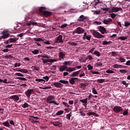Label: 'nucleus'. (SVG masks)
Segmentation results:
<instances>
[{
	"instance_id": "obj_52",
	"label": "nucleus",
	"mask_w": 130,
	"mask_h": 130,
	"mask_svg": "<svg viewBox=\"0 0 130 130\" xmlns=\"http://www.w3.org/2000/svg\"><path fill=\"white\" fill-rule=\"evenodd\" d=\"M15 76H17L18 77H24V75L20 73H15Z\"/></svg>"
},
{
	"instance_id": "obj_44",
	"label": "nucleus",
	"mask_w": 130,
	"mask_h": 130,
	"mask_svg": "<svg viewBox=\"0 0 130 130\" xmlns=\"http://www.w3.org/2000/svg\"><path fill=\"white\" fill-rule=\"evenodd\" d=\"M43 43H44V44H47V45H49V44H50V42L46 40H44V41H43Z\"/></svg>"
},
{
	"instance_id": "obj_59",
	"label": "nucleus",
	"mask_w": 130,
	"mask_h": 130,
	"mask_svg": "<svg viewBox=\"0 0 130 130\" xmlns=\"http://www.w3.org/2000/svg\"><path fill=\"white\" fill-rule=\"evenodd\" d=\"M29 119H30L31 122H32V123H37V122H39L38 121H37V120H34V119H33L30 118Z\"/></svg>"
},
{
	"instance_id": "obj_12",
	"label": "nucleus",
	"mask_w": 130,
	"mask_h": 130,
	"mask_svg": "<svg viewBox=\"0 0 130 130\" xmlns=\"http://www.w3.org/2000/svg\"><path fill=\"white\" fill-rule=\"evenodd\" d=\"M84 32L85 30L80 27H78L76 30V33H77V34H82V33Z\"/></svg>"
},
{
	"instance_id": "obj_40",
	"label": "nucleus",
	"mask_w": 130,
	"mask_h": 130,
	"mask_svg": "<svg viewBox=\"0 0 130 130\" xmlns=\"http://www.w3.org/2000/svg\"><path fill=\"white\" fill-rule=\"evenodd\" d=\"M43 79H44V80L45 81V82H48V81H49V77H48V76H47L43 77Z\"/></svg>"
},
{
	"instance_id": "obj_10",
	"label": "nucleus",
	"mask_w": 130,
	"mask_h": 130,
	"mask_svg": "<svg viewBox=\"0 0 130 130\" xmlns=\"http://www.w3.org/2000/svg\"><path fill=\"white\" fill-rule=\"evenodd\" d=\"M34 92V90L33 89H27V91L25 92V94L26 95L27 98H30L31 96V94Z\"/></svg>"
},
{
	"instance_id": "obj_37",
	"label": "nucleus",
	"mask_w": 130,
	"mask_h": 130,
	"mask_svg": "<svg viewBox=\"0 0 130 130\" xmlns=\"http://www.w3.org/2000/svg\"><path fill=\"white\" fill-rule=\"evenodd\" d=\"M63 110H60L59 111H58L56 113V115L58 116V115H61V114H63Z\"/></svg>"
},
{
	"instance_id": "obj_22",
	"label": "nucleus",
	"mask_w": 130,
	"mask_h": 130,
	"mask_svg": "<svg viewBox=\"0 0 130 130\" xmlns=\"http://www.w3.org/2000/svg\"><path fill=\"white\" fill-rule=\"evenodd\" d=\"M17 72H20V73H23V74H27L28 73V70L25 69H21L18 70H17Z\"/></svg>"
},
{
	"instance_id": "obj_60",
	"label": "nucleus",
	"mask_w": 130,
	"mask_h": 130,
	"mask_svg": "<svg viewBox=\"0 0 130 130\" xmlns=\"http://www.w3.org/2000/svg\"><path fill=\"white\" fill-rule=\"evenodd\" d=\"M87 115H95V113L93 112H89L87 113Z\"/></svg>"
},
{
	"instance_id": "obj_57",
	"label": "nucleus",
	"mask_w": 130,
	"mask_h": 130,
	"mask_svg": "<svg viewBox=\"0 0 130 130\" xmlns=\"http://www.w3.org/2000/svg\"><path fill=\"white\" fill-rule=\"evenodd\" d=\"M32 53L34 54H37L38 52H39V50H35L32 51H31Z\"/></svg>"
},
{
	"instance_id": "obj_7",
	"label": "nucleus",
	"mask_w": 130,
	"mask_h": 130,
	"mask_svg": "<svg viewBox=\"0 0 130 130\" xmlns=\"http://www.w3.org/2000/svg\"><path fill=\"white\" fill-rule=\"evenodd\" d=\"M119 11H122V8L120 7H113L111 9L109 10V13H117Z\"/></svg>"
},
{
	"instance_id": "obj_20",
	"label": "nucleus",
	"mask_w": 130,
	"mask_h": 130,
	"mask_svg": "<svg viewBox=\"0 0 130 130\" xmlns=\"http://www.w3.org/2000/svg\"><path fill=\"white\" fill-rule=\"evenodd\" d=\"M68 67L64 65L60 66L59 68V71L60 72H63V71H66V70H67Z\"/></svg>"
},
{
	"instance_id": "obj_51",
	"label": "nucleus",
	"mask_w": 130,
	"mask_h": 130,
	"mask_svg": "<svg viewBox=\"0 0 130 130\" xmlns=\"http://www.w3.org/2000/svg\"><path fill=\"white\" fill-rule=\"evenodd\" d=\"M94 54L96 55V56H98V57L100 56V53L98 51H96V50L94 51Z\"/></svg>"
},
{
	"instance_id": "obj_56",
	"label": "nucleus",
	"mask_w": 130,
	"mask_h": 130,
	"mask_svg": "<svg viewBox=\"0 0 130 130\" xmlns=\"http://www.w3.org/2000/svg\"><path fill=\"white\" fill-rule=\"evenodd\" d=\"M127 71L125 70H119V73H121V74H125Z\"/></svg>"
},
{
	"instance_id": "obj_23",
	"label": "nucleus",
	"mask_w": 130,
	"mask_h": 130,
	"mask_svg": "<svg viewBox=\"0 0 130 130\" xmlns=\"http://www.w3.org/2000/svg\"><path fill=\"white\" fill-rule=\"evenodd\" d=\"M113 68H114V69H121V68H122V65L115 64L113 66Z\"/></svg>"
},
{
	"instance_id": "obj_27",
	"label": "nucleus",
	"mask_w": 130,
	"mask_h": 130,
	"mask_svg": "<svg viewBox=\"0 0 130 130\" xmlns=\"http://www.w3.org/2000/svg\"><path fill=\"white\" fill-rule=\"evenodd\" d=\"M74 71H76V68L69 67L66 70L67 72H74Z\"/></svg>"
},
{
	"instance_id": "obj_48",
	"label": "nucleus",
	"mask_w": 130,
	"mask_h": 130,
	"mask_svg": "<svg viewBox=\"0 0 130 130\" xmlns=\"http://www.w3.org/2000/svg\"><path fill=\"white\" fill-rule=\"evenodd\" d=\"M92 91L93 94H98V92H97V90H96V89H95V87H93L92 88Z\"/></svg>"
},
{
	"instance_id": "obj_21",
	"label": "nucleus",
	"mask_w": 130,
	"mask_h": 130,
	"mask_svg": "<svg viewBox=\"0 0 130 130\" xmlns=\"http://www.w3.org/2000/svg\"><path fill=\"white\" fill-rule=\"evenodd\" d=\"M78 78H71V79H69V83L71 84V85H74L76 83L75 80H78Z\"/></svg>"
},
{
	"instance_id": "obj_47",
	"label": "nucleus",
	"mask_w": 130,
	"mask_h": 130,
	"mask_svg": "<svg viewBox=\"0 0 130 130\" xmlns=\"http://www.w3.org/2000/svg\"><path fill=\"white\" fill-rule=\"evenodd\" d=\"M95 66H96V67H102V66H103V63H102V62H98L96 63Z\"/></svg>"
},
{
	"instance_id": "obj_39",
	"label": "nucleus",
	"mask_w": 130,
	"mask_h": 130,
	"mask_svg": "<svg viewBox=\"0 0 130 130\" xmlns=\"http://www.w3.org/2000/svg\"><path fill=\"white\" fill-rule=\"evenodd\" d=\"M119 60H120V62H125V59L122 57H120Z\"/></svg>"
},
{
	"instance_id": "obj_50",
	"label": "nucleus",
	"mask_w": 130,
	"mask_h": 130,
	"mask_svg": "<svg viewBox=\"0 0 130 130\" xmlns=\"http://www.w3.org/2000/svg\"><path fill=\"white\" fill-rule=\"evenodd\" d=\"M17 80H20L21 81H27V79L24 78V77H17Z\"/></svg>"
},
{
	"instance_id": "obj_31",
	"label": "nucleus",
	"mask_w": 130,
	"mask_h": 130,
	"mask_svg": "<svg viewBox=\"0 0 130 130\" xmlns=\"http://www.w3.org/2000/svg\"><path fill=\"white\" fill-rule=\"evenodd\" d=\"M109 16L111 18H112V19H114V18L117 16V14H115V13L112 12V13L109 14Z\"/></svg>"
},
{
	"instance_id": "obj_53",
	"label": "nucleus",
	"mask_w": 130,
	"mask_h": 130,
	"mask_svg": "<svg viewBox=\"0 0 130 130\" xmlns=\"http://www.w3.org/2000/svg\"><path fill=\"white\" fill-rule=\"evenodd\" d=\"M40 89H43V90H47V89H51V86H46L44 87H40Z\"/></svg>"
},
{
	"instance_id": "obj_17",
	"label": "nucleus",
	"mask_w": 130,
	"mask_h": 130,
	"mask_svg": "<svg viewBox=\"0 0 130 130\" xmlns=\"http://www.w3.org/2000/svg\"><path fill=\"white\" fill-rule=\"evenodd\" d=\"M53 85L56 87V88H62L63 87V84L59 82H55L53 83Z\"/></svg>"
},
{
	"instance_id": "obj_55",
	"label": "nucleus",
	"mask_w": 130,
	"mask_h": 130,
	"mask_svg": "<svg viewBox=\"0 0 130 130\" xmlns=\"http://www.w3.org/2000/svg\"><path fill=\"white\" fill-rule=\"evenodd\" d=\"M3 57H4V58H12L13 56H12L11 55H7L6 56H4Z\"/></svg>"
},
{
	"instance_id": "obj_32",
	"label": "nucleus",
	"mask_w": 130,
	"mask_h": 130,
	"mask_svg": "<svg viewBox=\"0 0 130 130\" xmlns=\"http://www.w3.org/2000/svg\"><path fill=\"white\" fill-rule=\"evenodd\" d=\"M92 12H93V15H99L101 13V11L98 10L92 11Z\"/></svg>"
},
{
	"instance_id": "obj_9",
	"label": "nucleus",
	"mask_w": 130,
	"mask_h": 130,
	"mask_svg": "<svg viewBox=\"0 0 130 130\" xmlns=\"http://www.w3.org/2000/svg\"><path fill=\"white\" fill-rule=\"evenodd\" d=\"M55 43H63V40H62V36L59 35L55 38Z\"/></svg>"
},
{
	"instance_id": "obj_64",
	"label": "nucleus",
	"mask_w": 130,
	"mask_h": 130,
	"mask_svg": "<svg viewBox=\"0 0 130 130\" xmlns=\"http://www.w3.org/2000/svg\"><path fill=\"white\" fill-rule=\"evenodd\" d=\"M34 71H39V67L38 66H35L34 67Z\"/></svg>"
},
{
	"instance_id": "obj_34",
	"label": "nucleus",
	"mask_w": 130,
	"mask_h": 130,
	"mask_svg": "<svg viewBox=\"0 0 130 130\" xmlns=\"http://www.w3.org/2000/svg\"><path fill=\"white\" fill-rule=\"evenodd\" d=\"M80 102L82 103H85V104H87L88 103V99H85L83 100H80Z\"/></svg>"
},
{
	"instance_id": "obj_24",
	"label": "nucleus",
	"mask_w": 130,
	"mask_h": 130,
	"mask_svg": "<svg viewBox=\"0 0 130 130\" xmlns=\"http://www.w3.org/2000/svg\"><path fill=\"white\" fill-rule=\"evenodd\" d=\"M34 40L36 41V42H43L44 41V40L41 39V38H34Z\"/></svg>"
},
{
	"instance_id": "obj_45",
	"label": "nucleus",
	"mask_w": 130,
	"mask_h": 130,
	"mask_svg": "<svg viewBox=\"0 0 130 130\" xmlns=\"http://www.w3.org/2000/svg\"><path fill=\"white\" fill-rule=\"evenodd\" d=\"M71 63H72L71 62V61H64L63 64H64V66H71Z\"/></svg>"
},
{
	"instance_id": "obj_42",
	"label": "nucleus",
	"mask_w": 130,
	"mask_h": 130,
	"mask_svg": "<svg viewBox=\"0 0 130 130\" xmlns=\"http://www.w3.org/2000/svg\"><path fill=\"white\" fill-rule=\"evenodd\" d=\"M36 82H38V83H40L41 82H45V80H44V79H36Z\"/></svg>"
},
{
	"instance_id": "obj_3",
	"label": "nucleus",
	"mask_w": 130,
	"mask_h": 130,
	"mask_svg": "<svg viewBox=\"0 0 130 130\" xmlns=\"http://www.w3.org/2000/svg\"><path fill=\"white\" fill-rule=\"evenodd\" d=\"M55 97L54 95H49L48 96L46 100L47 103H49V104H51V103H53L55 105H59V104L57 103L56 101H51L55 99Z\"/></svg>"
},
{
	"instance_id": "obj_46",
	"label": "nucleus",
	"mask_w": 130,
	"mask_h": 130,
	"mask_svg": "<svg viewBox=\"0 0 130 130\" xmlns=\"http://www.w3.org/2000/svg\"><path fill=\"white\" fill-rule=\"evenodd\" d=\"M106 73H107V74H114L115 72L112 70H108L106 71Z\"/></svg>"
},
{
	"instance_id": "obj_38",
	"label": "nucleus",
	"mask_w": 130,
	"mask_h": 130,
	"mask_svg": "<svg viewBox=\"0 0 130 130\" xmlns=\"http://www.w3.org/2000/svg\"><path fill=\"white\" fill-rule=\"evenodd\" d=\"M101 10L102 11H106V12H109V11H110V8H101Z\"/></svg>"
},
{
	"instance_id": "obj_4",
	"label": "nucleus",
	"mask_w": 130,
	"mask_h": 130,
	"mask_svg": "<svg viewBox=\"0 0 130 130\" xmlns=\"http://www.w3.org/2000/svg\"><path fill=\"white\" fill-rule=\"evenodd\" d=\"M90 32L95 38H104V36L101 35V34L96 30H91Z\"/></svg>"
},
{
	"instance_id": "obj_36",
	"label": "nucleus",
	"mask_w": 130,
	"mask_h": 130,
	"mask_svg": "<svg viewBox=\"0 0 130 130\" xmlns=\"http://www.w3.org/2000/svg\"><path fill=\"white\" fill-rule=\"evenodd\" d=\"M59 83H61V84H66V85H68L69 84V81H66V80H59Z\"/></svg>"
},
{
	"instance_id": "obj_14",
	"label": "nucleus",
	"mask_w": 130,
	"mask_h": 130,
	"mask_svg": "<svg viewBox=\"0 0 130 130\" xmlns=\"http://www.w3.org/2000/svg\"><path fill=\"white\" fill-rule=\"evenodd\" d=\"M10 99H12L14 101H19L20 98L18 95H13L10 97Z\"/></svg>"
},
{
	"instance_id": "obj_41",
	"label": "nucleus",
	"mask_w": 130,
	"mask_h": 130,
	"mask_svg": "<svg viewBox=\"0 0 130 130\" xmlns=\"http://www.w3.org/2000/svg\"><path fill=\"white\" fill-rule=\"evenodd\" d=\"M71 116H72V112H70L69 114L66 115V117L69 120H71Z\"/></svg>"
},
{
	"instance_id": "obj_29",
	"label": "nucleus",
	"mask_w": 130,
	"mask_h": 130,
	"mask_svg": "<svg viewBox=\"0 0 130 130\" xmlns=\"http://www.w3.org/2000/svg\"><path fill=\"white\" fill-rule=\"evenodd\" d=\"M2 124H3L4 126H7V127H10V123H9L8 121H7L6 122H3Z\"/></svg>"
},
{
	"instance_id": "obj_26",
	"label": "nucleus",
	"mask_w": 130,
	"mask_h": 130,
	"mask_svg": "<svg viewBox=\"0 0 130 130\" xmlns=\"http://www.w3.org/2000/svg\"><path fill=\"white\" fill-rule=\"evenodd\" d=\"M66 56V54L63 53L62 52H60L59 53V57L60 58H64V57Z\"/></svg>"
},
{
	"instance_id": "obj_6",
	"label": "nucleus",
	"mask_w": 130,
	"mask_h": 130,
	"mask_svg": "<svg viewBox=\"0 0 130 130\" xmlns=\"http://www.w3.org/2000/svg\"><path fill=\"white\" fill-rule=\"evenodd\" d=\"M18 40H19V38L17 37L11 38L7 41H5L4 43H5V44H9V43H16Z\"/></svg>"
},
{
	"instance_id": "obj_49",
	"label": "nucleus",
	"mask_w": 130,
	"mask_h": 130,
	"mask_svg": "<svg viewBox=\"0 0 130 130\" xmlns=\"http://www.w3.org/2000/svg\"><path fill=\"white\" fill-rule=\"evenodd\" d=\"M90 73H91V74H92L93 75H100V73L93 71H90Z\"/></svg>"
},
{
	"instance_id": "obj_19",
	"label": "nucleus",
	"mask_w": 130,
	"mask_h": 130,
	"mask_svg": "<svg viewBox=\"0 0 130 130\" xmlns=\"http://www.w3.org/2000/svg\"><path fill=\"white\" fill-rule=\"evenodd\" d=\"M3 34L2 38L3 39H6V38H8V37L10 36V34H9V32L8 31H4Z\"/></svg>"
},
{
	"instance_id": "obj_16",
	"label": "nucleus",
	"mask_w": 130,
	"mask_h": 130,
	"mask_svg": "<svg viewBox=\"0 0 130 130\" xmlns=\"http://www.w3.org/2000/svg\"><path fill=\"white\" fill-rule=\"evenodd\" d=\"M87 19V17L84 16L83 15H81L79 18L77 19L79 22H84L85 20Z\"/></svg>"
},
{
	"instance_id": "obj_43",
	"label": "nucleus",
	"mask_w": 130,
	"mask_h": 130,
	"mask_svg": "<svg viewBox=\"0 0 130 130\" xmlns=\"http://www.w3.org/2000/svg\"><path fill=\"white\" fill-rule=\"evenodd\" d=\"M22 107L23 108H27L29 107V104H28V103H25L23 104V105L22 106Z\"/></svg>"
},
{
	"instance_id": "obj_33",
	"label": "nucleus",
	"mask_w": 130,
	"mask_h": 130,
	"mask_svg": "<svg viewBox=\"0 0 130 130\" xmlns=\"http://www.w3.org/2000/svg\"><path fill=\"white\" fill-rule=\"evenodd\" d=\"M96 81L99 83H104V82H105V79H99L96 80Z\"/></svg>"
},
{
	"instance_id": "obj_1",
	"label": "nucleus",
	"mask_w": 130,
	"mask_h": 130,
	"mask_svg": "<svg viewBox=\"0 0 130 130\" xmlns=\"http://www.w3.org/2000/svg\"><path fill=\"white\" fill-rule=\"evenodd\" d=\"M41 57H42L41 59L44 64H45V63H47V62H54L55 61H57V59H50V57L47 55H42Z\"/></svg>"
},
{
	"instance_id": "obj_35",
	"label": "nucleus",
	"mask_w": 130,
	"mask_h": 130,
	"mask_svg": "<svg viewBox=\"0 0 130 130\" xmlns=\"http://www.w3.org/2000/svg\"><path fill=\"white\" fill-rule=\"evenodd\" d=\"M111 43V41L107 42V41H104L103 42V45H109Z\"/></svg>"
},
{
	"instance_id": "obj_5",
	"label": "nucleus",
	"mask_w": 130,
	"mask_h": 130,
	"mask_svg": "<svg viewBox=\"0 0 130 130\" xmlns=\"http://www.w3.org/2000/svg\"><path fill=\"white\" fill-rule=\"evenodd\" d=\"M90 32L95 38H104V36L101 35V34L96 30H91Z\"/></svg>"
},
{
	"instance_id": "obj_2",
	"label": "nucleus",
	"mask_w": 130,
	"mask_h": 130,
	"mask_svg": "<svg viewBox=\"0 0 130 130\" xmlns=\"http://www.w3.org/2000/svg\"><path fill=\"white\" fill-rule=\"evenodd\" d=\"M46 8L45 7H41L39 11L40 13H41L42 15H43L44 17H45L46 18H48V17H50L51 15H52V13L49 11H46Z\"/></svg>"
},
{
	"instance_id": "obj_58",
	"label": "nucleus",
	"mask_w": 130,
	"mask_h": 130,
	"mask_svg": "<svg viewBox=\"0 0 130 130\" xmlns=\"http://www.w3.org/2000/svg\"><path fill=\"white\" fill-rule=\"evenodd\" d=\"M87 68L88 71H90V70H93V66H91V64H88L87 66Z\"/></svg>"
},
{
	"instance_id": "obj_28",
	"label": "nucleus",
	"mask_w": 130,
	"mask_h": 130,
	"mask_svg": "<svg viewBox=\"0 0 130 130\" xmlns=\"http://www.w3.org/2000/svg\"><path fill=\"white\" fill-rule=\"evenodd\" d=\"M4 83V84H9L10 82L8 81V79H5L4 80H3L2 79H0V83Z\"/></svg>"
},
{
	"instance_id": "obj_30",
	"label": "nucleus",
	"mask_w": 130,
	"mask_h": 130,
	"mask_svg": "<svg viewBox=\"0 0 130 130\" xmlns=\"http://www.w3.org/2000/svg\"><path fill=\"white\" fill-rule=\"evenodd\" d=\"M68 43L70 44V45H71V46H77V45H78V44L74 42H69Z\"/></svg>"
},
{
	"instance_id": "obj_61",
	"label": "nucleus",
	"mask_w": 130,
	"mask_h": 130,
	"mask_svg": "<svg viewBox=\"0 0 130 130\" xmlns=\"http://www.w3.org/2000/svg\"><path fill=\"white\" fill-rule=\"evenodd\" d=\"M62 104L64 105V106H66V107H68V108L70 107V105H69V104L67 103L63 102Z\"/></svg>"
},
{
	"instance_id": "obj_13",
	"label": "nucleus",
	"mask_w": 130,
	"mask_h": 130,
	"mask_svg": "<svg viewBox=\"0 0 130 130\" xmlns=\"http://www.w3.org/2000/svg\"><path fill=\"white\" fill-rule=\"evenodd\" d=\"M99 31L102 33V34H106V28L105 27L100 26L99 27Z\"/></svg>"
},
{
	"instance_id": "obj_54",
	"label": "nucleus",
	"mask_w": 130,
	"mask_h": 130,
	"mask_svg": "<svg viewBox=\"0 0 130 130\" xmlns=\"http://www.w3.org/2000/svg\"><path fill=\"white\" fill-rule=\"evenodd\" d=\"M118 39H120V40H125L126 39H127V37H119Z\"/></svg>"
},
{
	"instance_id": "obj_63",
	"label": "nucleus",
	"mask_w": 130,
	"mask_h": 130,
	"mask_svg": "<svg viewBox=\"0 0 130 130\" xmlns=\"http://www.w3.org/2000/svg\"><path fill=\"white\" fill-rule=\"evenodd\" d=\"M130 25V23L128 22V21L125 22V24H124V26L125 27H128V26H129Z\"/></svg>"
},
{
	"instance_id": "obj_25",
	"label": "nucleus",
	"mask_w": 130,
	"mask_h": 130,
	"mask_svg": "<svg viewBox=\"0 0 130 130\" xmlns=\"http://www.w3.org/2000/svg\"><path fill=\"white\" fill-rule=\"evenodd\" d=\"M80 72H81V70L74 72L71 75V77H76V76H78V75H79V74H80Z\"/></svg>"
},
{
	"instance_id": "obj_8",
	"label": "nucleus",
	"mask_w": 130,
	"mask_h": 130,
	"mask_svg": "<svg viewBox=\"0 0 130 130\" xmlns=\"http://www.w3.org/2000/svg\"><path fill=\"white\" fill-rule=\"evenodd\" d=\"M113 110L115 113H119L122 111V108L120 106H116L113 108Z\"/></svg>"
},
{
	"instance_id": "obj_62",
	"label": "nucleus",
	"mask_w": 130,
	"mask_h": 130,
	"mask_svg": "<svg viewBox=\"0 0 130 130\" xmlns=\"http://www.w3.org/2000/svg\"><path fill=\"white\" fill-rule=\"evenodd\" d=\"M128 114V111L127 110L123 112V115L125 116Z\"/></svg>"
},
{
	"instance_id": "obj_11",
	"label": "nucleus",
	"mask_w": 130,
	"mask_h": 130,
	"mask_svg": "<svg viewBox=\"0 0 130 130\" xmlns=\"http://www.w3.org/2000/svg\"><path fill=\"white\" fill-rule=\"evenodd\" d=\"M51 123L53 124L54 126H58L59 127H61V126H62V123L58 121L56 122H51Z\"/></svg>"
},
{
	"instance_id": "obj_15",
	"label": "nucleus",
	"mask_w": 130,
	"mask_h": 130,
	"mask_svg": "<svg viewBox=\"0 0 130 130\" xmlns=\"http://www.w3.org/2000/svg\"><path fill=\"white\" fill-rule=\"evenodd\" d=\"M91 36L90 35H87V32H84V35L83 36V39L85 40V39H86V40H88V41H90Z\"/></svg>"
},
{
	"instance_id": "obj_18",
	"label": "nucleus",
	"mask_w": 130,
	"mask_h": 130,
	"mask_svg": "<svg viewBox=\"0 0 130 130\" xmlns=\"http://www.w3.org/2000/svg\"><path fill=\"white\" fill-rule=\"evenodd\" d=\"M103 22L105 25H108V24L112 22V19L108 18V19H104Z\"/></svg>"
}]
</instances>
